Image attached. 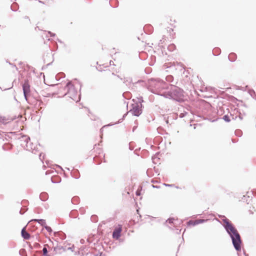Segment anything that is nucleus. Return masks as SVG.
Returning <instances> with one entry per match:
<instances>
[{
  "label": "nucleus",
  "mask_w": 256,
  "mask_h": 256,
  "mask_svg": "<svg viewBox=\"0 0 256 256\" xmlns=\"http://www.w3.org/2000/svg\"><path fill=\"white\" fill-rule=\"evenodd\" d=\"M223 222L224 223V226L230 235L234 248L238 251L240 250L241 240L238 230L227 219L223 220Z\"/></svg>",
  "instance_id": "nucleus-1"
},
{
  "label": "nucleus",
  "mask_w": 256,
  "mask_h": 256,
  "mask_svg": "<svg viewBox=\"0 0 256 256\" xmlns=\"http://www.w3.org/2000/svg\"><path fill=\"white\" fill-rule=\"evenodd\" d=\"M162 96L166 98H172L179 101L182 99L181 98L183 96V94L182 91L180 89L175 86H173L171 90L168 92V93L167 94H162Z\"/></svg>",
  "instance_id": "nucleus-2"
},
{
  "label": "nucleus",
  "mask_w": 256,
  "mask_h": 256,
  "mask_svg": "<svg viewBox=\"0 0 256 256\" xmlns=\"http://www.w3.org/2000/svg\"><path fill=\"white\" fill-rule=\"evenodd\" d=\"M66 88L68 90L67 94L70 98L76 102H78L79 100V97H77V90L75 89L74 85L70 82H68L66 84Z\"/></svg>",
  "instance_id": "nucleus-3"
},
{
  "label": "nucleus",
  "mask_w": 256,
  "mask_h": 256,
  "mask_svg": "<svg viewBox=\"0 0 256 256\" xmlns=\"http://www.w3.org/2000/svg\"><path fill=\"white\" fill-rule=\"evenodd\" d=\"M134 103L132 104V108L130 110V112L133 115L135 116H139L142 114V104L140 102L139 103L134 102L133 100Z\"/></svg>",
  "instance_id": "nucleus-4"
},
{
  "label": "nucleus",
  "mask_w": 256,
  "mask_h": 256,
  "mask_svg": "<svg viewBox=\"0 0 256 256\" xmlns=\"http://www.w3.org/2000/svg\"><path fill=\"white\" fill-rule=\"evenodd\" d=\"M22 90L25 98L26 100V94L30 92V86L27 82H25L22 85Z\"/></svg>",
  "instance_id": "nucleus-5"
},
{
  "label": "nucleus",
  "mask_w": 256,
  "mask_h": 256,
  "mask_svg": "<svg viewBox=\"0 0 256 256\" xmlns=\"http://www.w3.org/2000/svg\"><path fill=\"white\" fill-rule=\"evenodd\" d=\"M30 139V138L27 136H22V140H20L21 141H24V143H21V145L24 148H26L27 150H29L28 143Z\"/></svg>",
  "instance_id": "nucleus-6"
},
{
  "label": "nucleus",
  "mask_w": 256,
  "mask_h": 256,
  "mask_svg": "<svg viewBox=\"0 0 256 256\" xmlns=\"http://www.w3.org/2000/svg\"><path fill=\"white\" fill-rule=\"evenodd\" d=\"M122 228H116L113 232L112 236L114 238L118 239L120 236Z\"/></svg>",
  "instance_id": "nucleus-7"
},
{
  "label": "nucleus",
  "mask_w": 256,
  "mask_h": 256,
  "mask_svg": "<svg viewBox=\"0 0 256 256\" xmlns=\"http://www.w3.org/2000/svg\"><path fill=\"white\" fill-rule=\"evenodd\" d=\"M207 220H196L194 222L190 220L188 222V224H192L193 226H196V225L203 223L204 222H206Z\"/></svg>",
  "instance_id": "nucleus-8"
},
{
  "label": "nucleus",
  "mask_w": 256,
  "mask_h": 256,
  "mask_svg": "<svg viewBox=\"0 0 256 256\" xmlns=\"http://www.w3.org/2000/svg\"><path fill=\"white\" fill-rule=\"evenodd\" d=\"M21 234H22V236L26 240H28L30 238V235L28 232H26L24 228H23L22 229Z\"/></svg>",
  "instance_id": "nucleus-9"
},
{
  "label": "nucleus",
  "mask_w": 256,
  "mask_h": 256,
  "mask_svg": "<svg viewBox=\"0 0 256 256\" xmlns=\"http://www.w3.org/2000/svg\"><path fill=\"white\" fill-rule=\"evenodd\" d=\"M32 221L37 222L41 226H44V227L46 226V220H44L34 219V220H31L30 222H32Z\"/></svg>",
  "instance_id": "nucleus-10"
},
{
  "label": "nucleus",
  "mask_w": 256,
  "mask_h": 256,
  "mask_svg": "<svg viewBox=\"0 0 256 256\" xmlns=\"http://www.w3.org/2000/svg\"><path fill=\"white\" fill-rule=\"evenodd\" d=\"M223 119L224 121H226V122H230V121L229 116L228 115L224 116L223 117Z\"/></svg>",
  "instance_id": "nucleus-11"
},
{
  "label": "nucleus",
  "mask_w": 256,
  "mask_h": 256,
  "mask_svg": "<svg viewBox=\"0 0 256 256\" xmlns=\"http://www.w3.org/2000/svg\"><path fill=\"white\" fill-rule=\"evenodd\" d=\"M44 228L46 229V230L48 232H52V230L51 228H50V226H47L46 225L44 226Z\"/></svg>",
  "instance_id": "nucleus-12"
},
{
  "label": "nucleus",
  "mask_w": 256,
  "mask_h": 256,
  "mask_svg": "<svg viewBox=\"0 0 256 256\" xmlns=\"http://www.w3.org/2000/svg\"><path fill=\"white\" fill-rule=\"evenodd\" d=\"M174 220V218H170L166 220V222L170 224H172L173 223Z\"/></svg>",
  "instance_id": "nucleus-13"
},
{
  "label": "nucleus",
  "mask_w": 256,
  "mask_h": 256,
  "mask_svg": "<svg viewBox=\"0 0 256 256\" xmlns=\"http://www.w3.org/2000/svg\"><path fill=\"white\" fill-rule=\"evenodd\" d=\"M42 252H43V253H44V256H46V254H47V252H48V250H47L46 248H44L42 249Z\"/></svg>",
  "instance_id": "nucleus-14"
},
{
  "label": "nucleus",
  "mask_w": 256,
  "mask_h": 256,
  "mask_svg": "<svg viewBox=\"0 0 256 256\" xmlns=\"http://www.w3.org/2000/svg\"><path fill=\"white\" fill-rule=\"evenodd\" d=\"M164 185L165 186H168V187H172L173 186L172 184H164Z\"/></svg>",
  "instance_id": "nucleus-15"
},
{
  "label": "nucleus",
  "mask_w": 256,
  "mask_h": 256,
  "mask_svg": "<svg viewBox=\"0 0 256 256\" xmlns=\"http://www.w3.org/2000/svg\"><path fill=\"white\" fill-rule=\"evenodd\" d=\"M48 34H50V36H55L54 34L51 32H48Z\"/></svg>",
  "instance_id": "nucleus-16"
},
{
  "label": "nucleus",
  "mask_w": 256,
  "mask_h": 256,
  "mask_svg": "<svg viewBox=\"0 0 256 256\" xmlns=\"http://www.w3.org/2000/svg\"><path fill=\"white\" fill-rule=\"evenodd\" d=\"M136 194L137 196H140V192L139 190H137V191L136 192Z\"/></svg>",
  "instance_id": "nucleus-17"
},
{
  "label": "nucleus",
  "mask_w": 256,
  "mask_h": 256,
  "mask_svg": "<svg viewBox=\"0 0 256 256\" xmlns=\"http://www.w3.org/2000/svg\"><path fill=\"white\" fill-rule=\"evenodd\" d=\"M162 82L160 81L158 82V84H161Z\"/></svg>",
  "instance_id": "nucleus-18"
}]
</instances>
